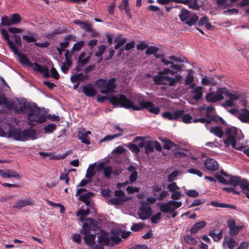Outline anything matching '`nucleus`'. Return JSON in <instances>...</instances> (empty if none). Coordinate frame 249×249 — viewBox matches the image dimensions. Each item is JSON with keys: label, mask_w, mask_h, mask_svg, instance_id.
<instances>
[{"label": "nucleus", "mask_w": 249, "mask_h": 249, "mask_svg": "<svg viewBox=\"0 0 249 249\" xmlns=\"http://www.w3.org/2000/svg\"><path fill=\"white\" fill-rule=\"evenodd\" d=\"M31 103H27L24 98L7 99L4 97V93L0 92V113L7 110H14L16 113H25Z\"/></svg>", "instance_id": "f257e3e1"}, {"label": "nucleus", "mask_w": 249, "mask_h": 249, "mask_svg": "<svg viewBox=\"0 0 249 249\" xmlns=\"http://www.w3.org/2000/svg\"><path fill=\"white\" fill-rule=\"evenodd\" d=\"M8 124L9 128L7 132L0 127V137L12 138L19 141H26L28 139L35 140L37 138V134L33 129L28 128L22 130L19 128L13 127L10 123H8Z\"/></svg>", "instance_id": "f03ea898"}, {"label": "nucleus", "mask_w": 249, "mask_h": 249, "mask_svg": "<svg viewBox=\"0 0 249 249\" xmlns=\"http://www.w3.org/2000/svg\"><path fill=\"white\" fill-rule=\"evenodd\" d=\"M176 71L168 68L164 69L163 71L160 73L159 75H156L153 77L154 81L158 85L168 84L170 86H174L176 82L180 83L182 76L179 74H177L175 77H170L174 75Z\"/></svg>", "instance_id": "7ed1b4c3"}, {"label": "nucleus", "mask_w": 249, "mask_h": 249, "mask_svg": "<svg viewBox=\"0 0 249 249\" xmlns=\"http://www.w3.org/2000/svg\"><path fill=\"white\" fill-rule=\"evenodd\" d=\"M98 229L97 221L93 219H88L86 223L83 224V228L80 233L85 235V241L89 246H93L96 237V234H88L90 231H96Z\"/></svg>", "instance_id": "20e7f679"}, {"label": "nucleus", "mask_w": 249, "mask_h": 249, "mask_svg": "<svg viewBox=\"0 0 249 249\" xmlns=\"http://www.w3.org/2000/svg\"><path fill=\"white\" fill-rule=\"evenodd\" d=\"M29 121L37 124L45 122L46 118L44 112L35 103H31L25 113Z\"/></svg>", "instance_id": "39448f33"}, {"label": "nucleus", "mask_w": 249, "mask_h": 249, "mask_svg": "<svg viewBox=\"0 0 249 249\" xmlns=\"http://www.w3.org/2000/svg\"><path fill=\"white\" fill-rule=\"evenodd\" d=\"M109 102L115 106H120L127 108H132L134 110L140 109V101L138 100L139 105H135L134 102L126 98L124 95L111 96L109 98Z\"/></svg>", "instance_id": "423d86ee"}, {"label": "nucleus", "mask_w": 249, "mask_h": 249, "mask_svg": "<svg viewBox=\"0 0 249 249\" xmlns=\"http://www.w3.org/2000/svg\"><path fill=\"white\" fill-rule=\"evenodd\" d=\"M24 67H31L35 71L41 73L45 77H51L55 79H58L59 75L56 70V69L52 67L50 70V75L49 72V68L45 65H41L39 63H21Z\"/></svg>", "instance_id": "0eeeda50"}, {"label": "nucleus", "mask_w": 249, "mask_h": 249, "mask_svg": "<svg viewBox=\"0 0 249 249\" xmlns=\"http://www.w3.org/2000/svg\"><path fill=\"white\" fill-rule=\"evenodd\" d=\"M87 63H77L75 68L71 71V73L73 74L71 77V81L72 83H78L80 81H83L88 78L87 74L83 75L82 72L76 74V72L79 71H84L86 72L90 71L91 70V67L86 66Z\"/></svg>", "instance_id": "6e6552de"}, {"label": "nucleus", "mask_w": 249, "mask_h": 249, "mask_svg": "<svg viewBox=\"0 0 249 249\" xmlns=\"http://www.w3.org/2000/svg\"><path fill=\"white\" fill-rule=\"evenodd\" d=\"M178 17L181 21L190 27L196 25L198 20V17L196 14H192L190 11L184 8L181 10Z\"/></svg>", "instance_id": "1a4fd4ad"}, {"label": "nucleus", "mask_w": 249, "mask_h": 249, "mask_svg": "<svg viewBox=\"0 0 249 249\" xmlns=\"http://www.w3.org/2000/svg\"><path fill=\"white\" fill-rule=\"evenodd\" d=\"M95 84L101 93L103 94L111 92L116 87L114 78L109 79L108 81L106 80L98 79L96 81Z\"/></svg>", "instance_id": "9d476101"}, {"label": "nucleus", "mask_w": 249, "mask_h": 249, "mask_svg": "<svg viewBox=\"0 0 249 249\" xmlns=\"http://www.w3.org/2000/svg\"><path fill=\"white\" fill-rule=\"evenodd\" d=\"M86 190L84 189H78L76 193V196L77 197L81 195L78 198V199L84 202L85 205H86L88 207H91L92 206V204L91 202L90 198L93 196L94 194L91 192H87L82 194Z\"/></svg>", "instance_id": "9b49d317"}, {"label": "nucleus", "mask_w": 249, "mask_h": 249, "mask_svg": "<svg viewBox=\"0 0 249 249\" xmlns=\"http://www.w3.org/2000/svg\"><path fill=\"white\" fill-rule=\"evenodd\" d=\"M220 88L217 89L216 93L214 92L207 93L205 97L206 101L209 103H215L223 100L224 99L223 93L220 92Z\"/></svg>", "instance_id": "f8f14e48"}, {"label": "nucleus", "mask_w": 249, "mask_h": 249, "mask_svg": "<svg viewBox=\"0 0 249 249\" xmlns=\"http://www.w3.org/2000/svg\"><path fill=\"white\" fill-rule=\"evenodd\" d=\"M146 109L150 113L158 114L160 112V108L158 107H156L154 104L150 102L146 101H141V109Z\"/></svg>", "instance_id": "ddd939ff"}, {"label": "nucleus", "mask_w": 249, "mask_h": 249, "mask_svg": "<svg viewBox=\"0 0 249 249\" xmlns=\"http://www.w3.org/2000/svg\"><path fill=\"white\" fill-rule=\"evenodd\" d=\"M35 205V201L31 198H27L22 200L17 201L13 206V208L20 209L26 206H33Z\"/></svg>", "instance_id": "4468645a"}, {"label": "nucleus", "mask_w": 249, "mask_h": 249, "mask_svg": "<svg viewBox=\"0 0 249 249\" xmlns=\"http://www.w3.org/2000/svg\"><path fill=\"white\" fill-rule=\"evenodd\" d=\"M184 113V111L182 109L173 112V113L166 111L162 113V115L163 117L171 120H177Z\"/></svg>", "instance_id": "2eb2a0df"}, {"label": "nucleus", "mask_w": 249, "mask_h": 249, "mask_svg": "<svg viewBox=\"0 0 249 249\" xmlns=\"http://www.w3.org/2000/svg\"><path fill=\"white\" fill-rule=\"evenodd\" d=\"M228 228L230 229V234L231 235H235L239 231L244 228V226H236L235 222L232 220H229L227 221Z\"/></svg>", "instance_id": "dca6fc26"}, {"label": "nucleus", "mask_w": 249, "mask_h": 249, "mask_svg": "<svg viewBox=\"0 0 249 249\" xmlns=\"http://www.w3.org/2000/svg\"><path fill=\"white\" fill-rule=\"evenodd\" d=\"M151 206L148 204L144 205L141 203V219H146L149 218L152 214Z\"/></svg>", "instance_id": "f3484780"}, {"label": "nucleus", "mask_w": 249, "mask_h": 249, "mask_svg": "<svg viewBox=\"0 0 249 249\" xmlns=\"http://www.w3.org/2000/svg\"><path fill=\"white\" fill-rule=\"evenodd\" d=\"M204 165L207 170L215 171L218 169V164L216 160L213 159H207L204 162Z\"/></svg>", "instance_id": "a211bd4d"}, {"label": "nucleus", "mask_w": 249, "mask_h": 249, "mask_svg": "<svg viewBox=\"0 0 249 249\" xmlns=\"http://www.w3.org/2000/svg\"><path fill=\"white\" fill-rule=\"evenodd\" d=\"M0 175L3 178H19V175L12 170H3L0 169Z\"/></svg>", "instance_id": "6ab92c4d"}, {"label": "nucleus", "mask_w": 249, "mask_h": 249, "mask_svg": "<svg viewBox=\"0 0 249 249\" xmlns=\"http://www.w3.org/2000/svg\"><path fill=\"white\" fill-rule=\"evenodd\" d=\"M144 137H141V148L145 147V152L148 154L149 152H152L154 149V141H148L146 143L144 141Z\"/></svg>", "instance_id": "aec40b11"}, {"label": "nucleus", "mask_w": 249, "mask_h": 249, "mask_svg": "<svg viewBox=\"0 0 249 249\" xmlns=\"http://www.w3.org/2000/svg\"><path fill=\"white\" fill-rule=\"evenodd\" d=\"M98 241L99 244L102 245H107L108 243L109 235L107 232L102 231H100V232L98 233Z\"/></svg>", "instance_id": "412c9836"}, {"label": "nucleus", "mask_w": 249, "mask_h": 249, "mask_svg": "<svg viewBox=\"0 0 249 249\" xmlns=\"http://www.w3.org/2000/svg\"><path fill=\"white\" fill-rule=\"evenodd\" d=\"M92 53L89 51H83L78 57V62H89Z\"/></svg>", "instance_id": "4be33fe9"}, {"label": "nucleus", "mask_w": 249, "mask_h": 249, "mask_svg": "<svg viewBox=\"0 0 249 249\" xmlns=\"http://www.w3.org/2000/svg\"><path fill=\"white\" fill-rule=\"evenodd\" d=\"M73 23L78 25L81 29H85L87 32H91L92 28L91 24L85 21H82L79 19H75L73 21Z\"/></svg>", "instance_id": "5701e85b"}, {"label": "nucleus", "mask_w": 249, "mask_h": 249, "mask_svg": "<svg viewBox=\"0 0 249 249\" xmlns=\"http://www.w3.org/2000/svg\"><path fill=\"white\" fill-rule=\"evenodd\" d=\"M82 90L84 94L89 97L94 96L96 93V90L90 84H88L83 86Z\"/></svg>", "instance_id": "b1692460"}, {"label": "nucleus", "mask_w": 249, "mask_h": 249, "mask_svg": "<svg viewBox=\"0 0 249 249\" xmlns=\"http://www.w3.org/2000/svg\"><path fill=\"white\" fill-rule=\"evenodd\" d=\"M220 92L225 94L226 96L228 97L229 99L233 102L234 101L239 99L240 95L238 94H232L229 92L226 88H220Z\"/></svg>", "instance_id": "393cba45"}, {"label": "nucleus", "mask_w": 249, "mask_h": 249, "mask_svg": "<svg viewBox=\"0 0 249 249\" xmlns=\"http://www.w3.org/2000/svg\"><path fill=\"white\" fill-rule=\"evenodd\" d=\"M242 112L238 115V118L243 123H247L249 121V110L244 108H242Z\"/></svg>", "instance_id": "a878e982"}, {"label": "nucleus", "mask_w": 249, "mask_h": 249, "mask_svg": "<svg viewBox=\"0 0 249 249\" xmlns=\"http://www.w3.org/2000/svg\"><path fill=\"white\" fill-rule=\"evenodd\" d=\"M206 225V222L205 221H201L196 223L190 229V232L192 234L196 233L198 230L203 228Z\"/></svg>", "instance_id": "bb28decb"}, {"label": "nucleus", "mask_w": 249, "mask_h": 249, "mask_svg": "<svg viewBox=\"0 0 249 249\" xmlns=\"http://www.w3.org/2000/svg\"><path fill=\"white\" fill-rule=\"evenodd\" d=\"M160 210L163 213H172L175 210V208L171 207V205H170L168 202L167 203L160 204Z\"/></svg>", "instance_id": "cd10ccee"}, {"label": "nucleus", "mask_w": 249, "mask_h": 249, "mask_svg": "<svg viewBox=\"0 0 249 249\" xmlns=\"http://www.w3.org/2000/svg\"><path fill=\"white\" fill-rule=\"evenodd\" d=\"M106 46L101 45L98 47V51L95 53V56L98 58L97 62H101L103 60V55L105 53Z\"/></svg>", "instance_id": "c85d7f7f"}, {"label": "nucleus", "mask_w": 249, "mask_h": 249, "mask_svg": "<svg viewBox=\"0 0 249 249\" xmlns=\"http://www.w3.org/2000/svg\"><path fill=\"white\" fill-rule=\"evenodd\" d=\"M128 1L129 0H123L121 4L118 6V8L120 10H124L127 16L130 18L131 15L128 7Z\"/></svg>", "instance_id": "c756f323"}, {"label": "nucleus", "mask_w": 249, "mask_h": 249, "mask_svg": "<svg viewBox=\"0 0 249 249\" xmlns=\"http://www.w3.org/2000/svg\"><path fill=\"white\" fill-rule=\"evenodd\" d=\"M84 45L85 42L82 40L74 44L71 50V53H72L73 55H75L76 52H78L79 51H80L81 49L83 47Z\"/></svg>", "instance_id": "7c9ffc66"}, {"label": "nucleus", "mask_w": 249, "mask_h": 249, "mask_svg": "<svg viewBox=\"0 0 249 249\" xmlns=\"http://www.w3.org/2000/svg\"><path fill=\"white\" fill-rule=\"evenodd\" d=\"M39 154L44 157L48 156L51 160H59L65 158V155H55L52 152H40Z\"/></svg>", "instance_id": "2f4dec72"}, {"label": "nucleus", "mask_w": 249, "mask_h": 249, "mask_svg": "<svg viewBox=\"0 0 249 249\" xmlns=\"http://www.w3.org/2000/svg\"><path fill=\"white\" fill-rule=\"evenodd\" d=\"M89 213V208L86 209L82 208L80 209L77 212L76 215L80 216L79 219L81 221L83 222L85 220V216Z\"/></svg>", "instance_id": "473e14b6"}, {"label": "nucleus", "mask_w": 249, "mask_h": 249, "mask_svg": "<svg viewBox=\"0 0 249 249\" xmlns=\"http://www.w3.org/2000/svg\"><path fill=\"white\" fill-rule=\"evenodd\" d=\"M161 141H162L164 143L163 148L165 149H170L173 147H175V150H176L179 149V147L178 145L175 144L169 140H168L166 139H164L163 140L161 139Z\"/></svg>", "instance_id": "72a5a7b5"}, {"label": "nucleus", "mask_w": 249, "mask_h": 249, "mask_svg": "<svg viewBox=\"0 0 249 249\" xmlns=\"http://www.w3.org/2000/svg\"><path fill=\"white\" fill-rule=\"evenodd\" d=\"M194 95L193 99L196 101L202 98L203 92H202V87H197L194 89L193 91Z\"/></svg>", "instance_id": "f704fd0d"}, {"label": "nucleus", "mask_w": 249, "mask_h": 249, "mask_svg": "<svg viewBox=\"0 0 249 249\" xmlns=\"http://www.w3.org/2000/svg\"><path fill=\"white\" fill-rule=\"evenodd\" d=\"M74 38V37L72 35H68L65 36L63 42L60 43L59 46L66 49L69 46L70 41L73 40Z\"/></svg>", "instance_id": "c9c22d12"}, {"label": "nucleus", "mask_w": 249, "mask_h": 249, "mask_svg": "<svg viewBox=\"0 0 249 249\" xmlns=\"http://www.w3.org/2000/svg\"><path fill=\"white\" fill-rule=\"evenodd\" d=\"M210 132L213 133L215 136L219 138H222L224 135V132L222 128L219 126L211 127Z\"/></svg>", "instance_id": "e433bc0d"}, {"label": "nucleus", "mask_w": 249, "mask_h": 249, "mask_svg": "<svg viewBox=\"0 0 249 249\" xmlns=\"http://www.w3.org/2000/svg\"><path fill=\"white\" fill-rule=\"evenodd\" d=\"M129 200L128 197H114L110 199L109 202L114 205H119L122 204L123 202Z\"/></svg>", "instance_id": "4c0bfd02"}, {"label": "nucleus", "mask_w": 249, "mask_h": 249, "mask_svg": "<svg viewBox=\"0 0 249 249\" xmlns=\"http://www.w3.org/2000/svg\"><path fill=\"white\" fill-rule=\"evenodd\" d=\"M168 58L176 62H189L187 59L182 55H172L168 57Z\"/></svg>", "instance_id": "58836bf2"}, {"label": "nucleus", "mask_w": 249, "mask_h": 249, "mask_svg": "<svg viewBox=\"0 0 249 249\" xmlns=\"http://www.w3.org/2000/svg\"><path fill=\"white\" fill-rule=\"evenodd\" d=\"M95 175V171H94V164H90L88 167L86 176L88 179H89V181H90L91 178Z\"/></svg>", "instance_id": "ea45409f"}, {"label": "nucleus", "mask_w": 249, "mask_h": 249, "mask_svg": "<svg viewBox=\"0 0 249 249\" xmlns=\"http://www.w3.org/2000/svg\"><path fill=\"white\" fill-rule=\"evenodd\" d=\"M229 178L228 183L231 185L236 186L239 185L241 182V178L239 177L230 175Z\"/></svg>", "instance_id": "a19ab883"}, {"label": "nucleus", "mask_w": 249, "mask_h": 249, "mask_svg": "<svg viewBox=\"0 0 249 249\" xmlns=\"http://www.w3.org/2000/svg\"><path fill=\"white\" fill-rule=\"evenodd\" d=\"M78 139L81 141L82 142L85 143L87 145L90 144V140L88 136L84 134V132L79 131L78 134Z\"/></svg>", "instance_id": "79ce46f5"}, {"label": "nucleus", "mask_w": 249, "mask_h": 249, "mask_svg": "<svg viewBox=\"0 0 249 249\" xmlns=\"http://www.w3.org/2000/svg\"><path fill=\"white\" fill-rule=\"evenodd\" d=\"M11 17V23L13 25H17L20 23L21 21V18L18 13L13 14Z\"/></svg>", "instance_id": "37998d69"}, {"label": "nucleus", "mask_w": 249, "mask_h": 249, "mask_svg": "<svg viewBox=\"0 0 249 249\" xmlns=\"http://www.w3.org/2000/svg\"><path fill=\"white\" fill-rule=\"evenodd\" d=\"M128 171L131 172L129 180L130 182H134L137 179V172L136 171L135 167L133 166H130L128 168Z\"/></svg>", "instance_id": "c03bdc74"}, {"label": "nucleus", "mask_w": 249, "mask_h": 249, "mask_svg": "<svg viewBox=\"0 0 249 249\" xmlns=\"http://www.w3.org/2000/svg\"><path fill=\"white\" fill-rule=\"evenodd\" d=\"M13 24L11 23V17L6 15H4L1 18V23L0 26H10Z\"/></svg>", "instance_id": "a18cd8bd"}, {"label": "nucleus", "mask_w": 249, "mask_h": 249, "mask_svg": "<svg viewBox=\"0 0 249 249\" xmlns=\"http://www.w3.org/2000/svg\"><path fill=\"white\" fill-rule=\"evenodd\" d=\"M202 83L204 85H215L216 83L214 79L211 77H205L202 79Z\"/></svg>", "instance_id": "49530a36"}, {"label": "nucleus", "mask_w": 249, "mask_h": 249, "mask_svg": "<svg viewBox=\"0 0 249 249\" xmlns=\"http://www.w3.org/2000/svg\"><path fill=\"white\" fill-rule=\"evenodd\" d=\"M160 51V48L159 47L151 46H148V48L146 50L145 54L147 55L154 54L156 53H158Z\"/></svg>", "instance_id": "de8ad7c7"}, {"label": "nucleus", "mask_w": 249, "mask_h": 249, "mask_svg": "<svg viewBox=\"0 0 249 249\" xmlns=\"http://www.w3.org/2000/svg\"><path fill=\"white\" fill-rule=\"evenodd\" d=\"M210 236L212 237L215 241H218L222 237V234L221 231L219 232L216 234L214 230H212L209 233Z\"/></svg>", "instance_id": "09e8293b"}, {"label": "nucleus", "mask_w": 249, "mask_h": 249, "mask_svg": "<svg viewBox=\"0 0 249 249\" xmlns=\"http://www.w3.org/2000/svg\"><path fill=\"white\" fill-rule=\"evenodd\" d=\"M113 172V167L111 166H106L104 170V175L107 178H109Z\"/></svg>", "instance_id": "8fccbe9b"}, {"label": "nucleus", "mask_w": 249, "mask_h": 249, "mask_svg": "<svg viewBox=\"0 0 249 249\" xmlns=\"http://www.w3.org/2000/svg\"><path fill=\"white\" fill-rule=\"evenodd\" d=\"M56 125L54 124H50L46 125L44 127V129L45 133H51L56 129Z\"/></svg>", "instance_id": "3c124183"}, {"label": "nucleus", "mask_w": 249, "mask_h": 249, "mask_svg": "<svg viewBox=\"0 0 249 249\" xmlns=\"http://www.w3.org/2000/svg\"><path fill=\"white\" fill-rule=\"evenodd\" d=\"M16 54L18 57L19 62H30L25 53L18 52Z\"/></svg>", "instance_id": "603ef678"}, {"label": "nucleus", "mask_w": 249, "mask_h": 249, "mask_svg": "<svg viewBox=\"0 0 249 249\" xmlns=\"http://www.w3.org/2000/svg\"><path fill=\"white\" fill-rule=\"evenodd\" d=\"M122 134L121 133H118L114 135H107L105 137L103 138V139H102L100 142H103L107 141H111L116 138L119 137V136H121Z\"/></svg>", "instance_id": "864d4df0"}, {"label": "nucleus", "mask_w": 249, "mask_h": 249, "mask_svg": "<svg viewBox=\"0 0 249 249\" xmlns=\"http://www.w3.org/2000/svg\"><path fill=\"white\" fill-rule=\"evenodd\" d=\"M236 130L235 128H231V127L227 128L225 134L227 135V138L229 139V137H235L234 135H236Z\"/></svg>", "instance_id": "5fc2aeb1"}, {"label": "nucleus", "mask_w": 249, "mask_h": 249, "mask_svg": "<svg viewBox=\"0 0 249 249\" xmlns=\"http://www.w3.org/2000/svg\"><path fill=\"white\" fill-rule=\"evenodd\" d=\"M184 239L185 242L189 244L196 245L197 243V241L191 235L185 236Z\"/></svg>", "instance_id": "6e6d98bb"}, {"label": "nucleus", "mask_w": 249, "mask_h": 249, "mask_svg": "<svg viewBox=\"0 0 249 249\" xmlns=\"http://www.w3.org/2000/svg\"><path fill=\"white\" fill-rule=\"evenodd\" d=\"M182 121L185 123H190L193 119L192 116L190 114L184 113L181 116Z\"/></svg>", "instance_id": "4d7b16f0"}, {"label": "nucleus", "mask_w": 249, "mask_h": 249, "mask_svg": "<svg viewBox=\"0 0 249 249\" xmlns=\"http://www.w3.org/2000/svg\"><path fill=\"white\" fill-rule=\"evenodd\" d=\"M47 201L48 203L51 206L59 207L60 208V212L61 213H64L65 208L63 205L61 204L60 203H54L50 200H47Z\"/></svg>", "instance_id": "13d9d810"}, {"label": "nucleus", "mask_w": 249, "mask_h": 249, "mask_svg": "<svg viewBox=\"0 0 249 249\" xmlns=\"http://www.w3.org/2000/svg\"><path fill=\"white\" fill-rule=\"evenodd\" d=\"M154 55L156 58H160L161 62H171L168 60H165L164 59V54L161 52V50L160 49V51L158 53H156Z\"/></svg>", "instance_id": "bf43d9fd"}, {"label": "nucleus", "mask_w": 249, "mask_h": 249, "mask_svg": "<svg viewBox=\"0 0 249 249\" xmlns=\"http://www.w3.org/2000/svg\"><path fill=\"white\" fill-rule=\"evenodd\" d=\"M0 82L1 83V87L3 88V90L4 92L9 91L10 88L5 80L2 77L0 78Z\"/></svg>", "instance_id": "052dcab7"}, {"label": "nucleus", "mask_w": 249, "mask_h": 249, "mask_svg": "<svg viewBox=\"0 0 249 249\" xmlns=\"http://www.w3.org/2000/svg\"><path fill=\"white\" fill-rule=\"evenodd\" d=\"M161 214L160 212H158L156 214L153 215L151 217V222L154 224L158 223L159 221L161 219Z\"/></svg>", "instance_id": "680f3d73"}, {"label": "nucleus", "mask_w": 249, "mask_h": 249, "mask_svg": "<svg viewBox=\"0 0 249 249\" xmlns=\"http://www.w3.org/2000/svg\"><path fill=\"white\" fill-rule=\"evenodd\" d=\"M114 53L115 51L113 49L110 48L108 53H106L104 56V60L107 61L111 59L112 57L113 56Z\"/></svg>", "instance_id": "e2e57ef3"}, {"label": "nucleus", "mask_w": 249, "mask_h": 249, "mask_svg": "<svg viewBox=\"0 0 249 249\" xmlns=\"http://www.w3.org/2000/svg\"><path fill=\"white\" fill-rule=\"evenodd\" d=\"M228 140H230V144L231 145L233 148L237 150H241L242 149L241 147H237L236 146V141L235 137H229Z\"/></svg>", "instance_id": "0e129e2a"}, {"label": "nucleus", "mask_w": 249, "mask_h": 249, "mask_svg": "<svg viewBox=\"0 0 249 249\" xmlns=\"http://www.w3.org/2000/svg\"><path fill=\"white\" fill-rule=\"evenodd\" d=\"M239 185L243 190H247L248 191V189L249 188V184L246 179H241V182Z\"/></svg>", "instance_id": "69168bd1"}, {"label": "nucleus", "mask_w": 249, "mask_h": 249, "mask_svg": "<svg viewBox=\"0 0 249 249\" xmlns=\"http://www.w3.org/2000/svg\"><path fill=\"white\" fill-rule=\"evenodd\" d=\"M71 64L72 63H62V65L60 66L62 71L64 73H66L71 68Z\"/></svg>", "instance_id": "338daca9"}, {"label": "nucleus", "mask_w": 249, "mask_h": 249, "mask_svg": "<svg viewBox=\"0 0 249 249\" xmlns=\"http://www.w3.org/2000/svg\"><path fill=\"white\" fill-rule=\"evenodd\" d=\"M186 195L192 197H196L199 196V193L195 190H191L187 192Z\"/></svg>", "instance_id": "774afa93"}]
</instances>
